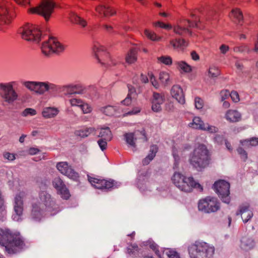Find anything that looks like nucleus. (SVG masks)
Masks as SVG:
<instances>
[{"mask_svg":"<svg viewBox=\"0 0 258 258\" xmlns=\"http://www.w3.org/2000/svg\"><path fill=\"white\" fill-rule=\"evenodd\" d=\"M70 102L72 106L80 107L83 104V101L79 98H72L70 99Z\"/></svg>","mask_w":258,"mask_h":258,"instance_id":"09e8293b","label":"nucleus"},{"mask_svg":"<svg viewBox=\"0 0 258 258\" xmlns=\"http://www.w3.org/2000/svg\"><path fill=\"white\" fill-rule=\"evenodd\" d=\"M70 19L72 22L77 24L82 27L84 28L87 25V22L85 19L79 17L76 14H71L70 17Z\"/></svg>","mask_w":258,"mask_h":258,"instance_id":"bb28decb","label":"nucleus"},{"mask_svg":"<svg viewBox=\"0 0 258 258\" xmlns=\"http://www.w3.org/2000/svg\"><path fill=\"white\" fill-rule=\"evenodd\" d=\"M144 33L146 37L152 41H159L162 39L161 36L157 35L154 32L149 29H145Z\"/></svg>","mask_w":258,"mask_h":258,"instance_id":"c756f323","label":"nucleus"},{"mask_svg":"<svg viewBox=\"0 0 258 258\" xmlns=\"http://www.w3.org/2000/svg\"><path fill=\"white\" fill-rule=\"evenodd\" d=\"M229 46L225 44H222L220 47V50L221 53L225 54L229 50Z\"/></svg>","mask_w":258,"mask_h":258,"instance_id":"338daca9","label":"nucleus"},{"mask_svg":"<svg viewBox=\"0 0 258 258\" xmlns=\"http://www.w3.org/2000/svg\"><path fill=\"white\" fill-rule=\"evenodd\" d=\"M215 251L214 247L205 242H196L188 247L191 258H211Z\"/></svg>","mask_w":258,"mask_h":258,"instance_id":"7ed1b4c3","label":"nucleus"},{"mask_svg":"<svg viewBox=\"0 0 258 258\" xmlns=\"http://www.w3.org/2000/svg\"><path fill=\"white\" fill-rule=\"evenodd\" d=\"M84 113H89L92 111V107L88 103L84 102H83V104L80 107Z\"/></svg>","mask_w":258,"mask_h":258,"instance_id":"de8ad7c7","label":"nucleus"},{"mask_svg":"<svg viewBox=\"0 0 258 258\" xmlns=\"http://www.w3.org/2000/svg\"><path fill=\"white\" fill-rule=\"evenodd\" d=\"M195 107L198 109H202L204 105V100L199 97H196L195 98Z\"/></svg>","mask_w":258,"mask_h":258,"instance_id":"49530a36","label":"nucleus"},{"mask_svg":"<svg viewBox=\"0 0 258 258\" xmlns=\"http://www.w3.org/2000/svg\"><path fill=\"white\" fill-rule=\"evenodd\" d=\"M14 212L15 214L13 216L14 220L19 221L23 215L24 210V202L23 197L20 195H17L15 198Z\"/></svg>","mask_w":258,"mask_h":258,"instance_id":"f3484780","label":"nucleus"},{"mask_svg":"<svg viewBox=\"0 0 258 258\" xmlns=\"http://www.w3.org/2000/svg\"><path fill=\"white\" fill-rule=\"evenodd\" d=\"M230 97L234 102L237 103L240 101L239 95L238 92L235 91H232L231 92Z\"/></svg>","mask_w":258,"mask_h":258,"instance_id":"3c124183","label":"nucleus"},{"mask_svg":"<svg viewBox=\"0 0 258 258\" xmlns=\"http://www.w3.org/2000/svg\"><path fill=\"white\" fill-rule=\"evenodd\" d=\"M36 82H27L24 83L25 86L30 90L35 91Z\"/></svg>","mask_w":258,"mask_h":258,"instance_id":"864d4df0","label":"nucleus"},{"mask_svg":"<svg viewBox=\"0 0 258 258\" xmlns=\"http://www.w3.org/2000/svg\"><path fill=\"white\" fill-rule=\"evenodd\" d=\"M197 26L198 24L196 20L190 22L189 20L183 19L179 21L177 24L173 27V31L177 34L183 35L189 32L188 28L189 27Z\"/></svg>","mask_w":258,"mask_h":258,"instance_id":"4468645a","label":"nucleus"},{"mask_svg":"<svg viewBox=\"0 0 258 258\" xmlns=\"http://www.w3.org/2000/svg\"><path fill=\"white\" fill-rule=\"evenodd\" d=\"M94 49L98 61L105 67L108 68L117 63V60L110 56L103 46L95 45Z\"/></svg>","mask_w":258,"mask_h":258,"instance_id":"1a4fd4ad","label":"nucleus"},{"mask_svg":"<svg viewBox=\"0 0 258 258\" xmlns=\"http://www.w3.org/2000/svg\"><path fill=\"white\" fill-rule=\"evenodd\" d=\"M140 111H141L140 107H138V106H135V107H133L131 110L125 112V115H134V114H136L140 112Z\"/></svg>","mask_w":258,"mask_h":258,"instance_id":"13d9d810","label":"nucleus"},{"mask_svg":"<svg viewBox=\"0 0 258 258\" xmlns=\"http://www.w3.org/2000/svg\"><path fill=\"white\" fill-rule=\"evenodd\" d=\"M158 148L156 145H152L150 147L149 154L142 160L143 165H147L156 156Z\"/></svg>","mask_w":258,"mask_h":258,"instance_id":"b1692460","label":"nucleus"},{"mask_svg":"<svg viewBox=\"0 0 258 258\" xmlns=\"http://www.w3.org/2000/svg\"><path fill=\"white\" fill-rule=\"evenodd\" d=\"M3 155L5 158L9 161H13L15 159V155L14 154L7 152H5Z\"/></svg>","mask_w":258,"mask_h":258,"instance_id":"bf43d9fd","label":"nucleus"},{"mask_svg":"<svg viewBox=\"0 0 258 258\" xmlns=\"http://www.w3.org/2000/svg\"><path fill=\"white\" fill-rule=\"evenodd\" d=\"M102 27L104 30L107 32L110 33L113 32V28L112 26L109 25H104Z\"/></svg>","mask_w":258,"mask_h":258,"instance_id":"69168bd1","label":"nucleus"},{"mask_svg":"<svg viewBox=\"0 0 258 258\" xmlns=\"http://www.w3.org/2000/svg\"><path fill=\"white\" fill-rule=\"evenodd\" d=\"M125 140L128 144L132 147H136V138L135 137V134L133 133H127L124 134Z\"/></svg>","mask_w":258,"mask_h":258,"instance_id":"473e14b6","label":"nucleus"},{"mask_svg":"<svg viewBox=\"0 0 258 258\" xmlns=\"http://www.w3.org/2000/svg\"><path fill=\"white\" fill-rule=\"evenodd\" d=\"M58 111L54 108L48 107L45 108L42 112L43 116L46 118L53 117L57 114Z\"/></svg>","mask_w":258,"mask_h":258,"instance_id":"7c9ffc66","label":"nucleus"},{"mask_svg":"<svg viewBox=\"0 0 258 258\" xmlns=\"http://www.w3.org/2000/svg\"><path fill=\"white\" fill-rule=\"evenodd\" d=\"M101 138L105 140H111L112 139V133L108 127L102 128L98 135Z\"/></svg>","mask_w":258,"mask_h":258,"instance_id":"c85d7f7f","label":"nucleus"},{"mask_svg":"<svg viewBox=\"0 0 258 258\" xmlns=\"http://www.w3.org/2000/svg\"><path fill=\"white\" fill-rule=\"evenodd\" d=\"M56 168L62 174L73 180H77L79 177V174L67 162L61 161L57 163Z\"/></svg>","mask_w":258,"mask_h":258,"instance_id":"ddd939ff","label":"nucleus"},{"mask_svg":"<svg viewBox=\"0 0 258 258\" xmlns=\"http://www.w3.org/2000/svg\"><path fill=\"white\" fill-rule=\"evenodd\" d=\"M40 214V209L36 204H34L32 205V209L31 211V215L34 218H36Z\"/></svg>","mask_w":258,"mask_h":258,"instance_id":"a18cd8bd","label":"nucleus"},{"mask_svg":"<svg viewBox=\"0 0 258 258\" xmlns=\"http://www.w3.org/2000/svg\"><path fill=\"white\" fill-rule=\"evenodd\" d=\"M28 154L31 155H34L40 152V150L37 148L31 147L28 150Z\"/></svg>","mask_w":258,"mask_h":258,"instance_id":"052dcab7","label":"nucleus"},{"mask_svg":"<svg viewBox=\"0 0 258 258\" xmlns=\"http://www.w3.org/2000/svg\"><path fill=\"white\" fill-rule=\"evenodd\" d=\"M229 16L231 20L237 25L241 26L244 23L243 12L239 8H233L229 13Z\"/></svg>","mask_w":258,"mask_h":258,"instance_id":"a211bd4d","label":"nucleus"},{"mask_svg":"<svg viewBox=\"0 0 258 258\" xmlns=\"http://www.w3.org/2000/svg\"><path fill=\"white\" fill-rule=\"evenodd\" d=\"M247 142L249 143V144L250 145L252 146H255L258 145V138H252L248 140Z\"/></svg>","mask_w":258,"mask_h":258,"instance_id":"e2e57ef3","label":"nucleus"},{"mask_svg":"<svg viewBox=\"0 0 258 258\" xmlns=\"http://www.w3.org/2000/svg\"><path fill=\"white\" fill-rule=\"evenodd\" d=\"M211 160V153L207 147L199 144L191 153L189 161L195 168L202 170L209 166Z\"/></svg>","mask_w":258,"mask_h":258,"instance_id":"f03ea898","label":"nucleus"},{"mask_svg":"<svg viewBox=\"0 0 258 258\" xmlns=\"http://www.w3.org/2000/svg\"><path fill=\"white\" fill-rule=\"evenodd\" d=\"M231 92L228 90H222L220 92L221 100L224 101L230 96Z\"/></svg>","mask_w":258,"mask_h":258,"instance_id":"8fccbe9b","label":"nucleus"},{"mask_svg":"<svg viewBox=\"0 0 258 258\" xmlns=\"http://www.w3.org/2000/svg\"><path fill=\"white\" fill-rule=\"evenodd\" d=\"M16 17L11 3L4 1L0 3V30L5 29Z\"/></svg>","mask_w":258,"mask_h":258,"instance_id":"20e7f679","label":"nucleus"},{"mask_svg":"<svg viewBox=\"0 0 258 258\" xmlns=\"http://www.w3.org/2000/svg\"><path fill=\"white\" fill-rule=\"evenodd\" d=\"M97 15L100 17H109L116 14V10L114 8L100 4L97 6L95 9Z\"/></svg>","mask_w":258,"mask_h":258,"instance_id":"6ab92c4d","label":"nucleus"},{"mask_svg":"<svg viewBox=\"0 0 258 258\" xmlns=\"http://www.w3.org/2000/svg\"><path fill=\"white\" fill-rule=\"evenodd\" d=\"M169 258H180L178 253L175 251H170Z\"/></svg>","mask_w":258,"mask_h":258,"instance_id":"774afa93","label":"nucleus"},{"mask_svg":"<svg viewBox=\"0 0 258 258\" xmlns=\"http://www.w3.org/2000/svg\"><path fill=\"white\" fill-rule=\"evenodd\" d=\"M13 82L0 84L1 94L5 100L12 102L17 99L18 95L13 87Z\"/></svg>","mask_w":258,"mask_h":258,"instance_id":"f8f14e48","label":"nucleus"},{"mask_svg":"<svg viewBox=\"0 0 258 258\" xmlns=\"http://www.w3.org/2000/svg\"><path fill=\"white\" fill-rule=\"evenodd\" d=\"M189 126L196 130L208 131L210 133L217 132V128L215 126L205 123L202 119L198 116L194 117L192 122L189 124Z\"/></svg>","mask_w":258,"mask_h":258,"instance_id":"dca6fc26","label":"nucleus"},{"mask_svg":"<svg viewBox=\"0 0 258 258\" xmlns=\"http://www.w3.org/2000/svg\"><path fill=\"white\" fill-rule=\"evenodd\" d=\"M66 92L69 94H80L83 91V88L79 85H69L64 87Z\"/></svg>","mask_w":258,"mask_h":258,"instance_id":"cd10ccee","label":"nucleus"},{"mask_svg":"<svg viewBox=\"0 0 258 258\" xmlns=\"http://www.w3.org/2000/svg\"><path fill=\"white\" fill-rule=\"evenodd\" d=\"M48 85L45 83L37 82L35 92L42 94L48 90Z\"/></svg>","mask_w":258,"mask_h":258,"instance_id":"72a5a7b5","label":"nucleus"},{"mask_svg":"<svg viewBox=\"0 0 258 258\" xmlns=\"http://www.w3.org/2000/svg\"><path fill=\"white\" fill-rule=\"evenodd\" d=\"M55 6L53 0H42L39 6L31 8L28 11L31 14L41 15L46 21H48L54 11Z\"/></svg>","mask_w":258,"mask_h":258,"instance_id":"0eeeda50","label":"nucleus"},{"mask_svg":"<svg viewBox=\"0 0 258 258\" xmlns=\"http://www.w3.org/2000/svg\"><path fill=\"white\" fill-rule=\"evenodd\" d=\"M214 187L221 200L226 203H229L230 201L229 183L225 180H221L216 182L214 184Z\"/></svg>","mask_w":258,"mask_h":258,"instance_id":"9b49d317","label":"nucleus"},{"mask_svg":"<svg viewBox=\"0 0 258 258\" xmlns=\"http://www.w3.org/2000/svg\"><path fill=\"white\" fill-rule=\"evenodd\" d=\"M225 118L227 121L231 123H235L241 120V113L237 110L229 109L225 115Z\"/></svg>","mask_w":258,"mask_h":258,"instance_id":"aec40b11","label":"nucleus"},{"mask_svg":"<svg viewBox=\"0 0 258 258\" xmlns=\"http://www.w3.org/2000/svg\"><path fill=\"white\" fill-rule=\"evenodd\" d=\"M116 108L113 106H107L103 108V113L108 116H113L115 115L116 112Z\"/></svg>","mask_w":258,"mask_h":258,"instance_id":"ea45409f","label":"nucleus"},{"mask_svg":"<svg viewBox=\"0 0 258 258\" xmlns=\"http://www.w3.org/2000/svg\"><path fill=\"white\" fill-rule=\"evenodd\" d=\"M171 94L179 103L182 104L185 102V98L182 89L179 85H174L171 90Z\"/></svg>","mask_w":258,"mask_h":258,"instance_id":"412c9836","label":"nucleus"},{"mask_svg":"<svg viewBox=\"0 0 258 258\" xmlns=\"http://www.w3.org/2000/svg\"><path fill=\"white\" fill-rule=\"evenodd\" d=\"M155 27H158L166 30H170L172 28L171 25L169 24H165L162 22L157 21L154 23Z\"/></svg>","mask_w":258,"mask_h":258,"instance_id":"c03bdc74","label":"nucleus"},{"mask_svg":"<svg viewBox=\"0 0 258 258\" xmlns=\"http://www.w3.org/2000/svg\"><path fill=\"white\" fill-rule=\"evenodd\" d=\"M177 69L185 73H189L191 72L192 69L190 66L186 63L185 61H180L176 62Z\"/></svg>","mask_w":258,"mask_h":258,"instance_id":"2f4dec72","label":"nucleus"},{"mask_svg":"<svg viewBox=\"0 0 258 258\" xmlns=\"http://www.w3.org/2000/svg\"><path fill=\"white\" fill-rule=\"evenodd\" d=\"M132 102V97L130 94H128L126 97L121 101V103L125 106L131 105Z\"/></svg>","mask_w":258,"mask_h":258,"instance_id":"6e6d98bb","label":"nucleus"},{"mask_svg":"<svg viewBox=\"0 0 258 258\" xmlns=\"http://www.w3.org/2000/svg\"><path fill=\"white\" fill-rule=\"evenodd\" d=\"M36 111L35 110L32 108H26L23 112V116H27L28 115H33L36 114Z\"/></svg>","mask_w":258,"mask_h":258,"instance_id":"4d7b16f0","label":"nucleus"},{"mask_svg":"<svg viewBox=\"0 0 258 258\" xmlns=\"http://www.w3.org/2000/svg\"><path fill=\"white\" fill-rule=\"evenodd\" d=\"M109 140H104L103 138H101L99 139L98 141V145H99L100 148L102 149V150H105L107 147V141H108Z\"/></svg>","mask_w":258,"mask_h":258,"instance_id":"5fc2aeb1","label":"nucleus"},{"mask_svg":"<svg viewBox=\"0 0 258 258\" xmlns=\"http://www.w3.org/2000/svg\"><path fill=\"white\" fill-rule=\"evenodd\" d=\"M188 45V42L183 39H173L170 40L169 46L174 49L184 50Z\"/></svg>","mask_w":258,"mask_h":258,"instance_id":"4be33fe9","label":"nucleus"},{"mask_svg":"<svg viewBox=\"0 0 258 258\" xmlns=\"http://www.w3.org/2000/svg\"><path fill=\"white\" fill-rule=\"evenodd\" d=\"M41 200L45 205H48L51 202V196L45 191H41L39 194Z\"/></svg>","mask_w":258,"mask_h":258,"instance_id":"4c0bfd02","label":"nucleus"},{"mask_svg":"<svg viewBox=\"0 0 258 258\" xmlns=\"http://www.w3.org/2000/svg\"><path fill=\"white\" fill-rule=\"evenodd\" d=\"M163 103H159L153 101L152 102V109L155 112H159L161 110V105Z\"/></svg>","mask_w":258,"mask_h":258,"instance_id":"603ef678","label":"nucleus"},{"mask_svg":"<svg viewBox=\"0 0 258 258\" xmlns=\"http://www.w3.org/2000/svg\"><path fill=\"white\" fill-rule=\"evenodd\" d=\"M125 61L128 64H132L138 59V51L135 48L131 49L126 53L125 57Z\"/></svg>","mask_w":258,"mask_h":258,"instance_id":"a878e982","label":"nucleus"},{"mask_svg":"<svg viewBox=\"0 0 258 258\" xmlns=\"http://www.w3.org/2000/svg\"><path fill=\"white\" fill-rule=\"evenodd\" d=\"M88 180L92 186L96 188L101 189H109L113 186L114 183L111 180L96 178L89 176Z\"/></svg>","mask_w":258,"mask_h":258,"instance_id":"2eb2a0df","label":"nucleus"},{"mask_svg":"<svg viewBox=\"0 0 258 258\" xmlns=\"http://www.w3.org/2000/svg\"><path fill=\"white\" fill-rule=\"evenodd\" d=\"M240 214L244 222H247L251 219L253 214L248 205H243L240 208Z\"/></svg>","mask_w":258,"mask_h":258,"instance_id":"5701e85b","label":"nucleus"},{"mask_svg":"<svg viewBox=\"0 0 258 258\" xmlns=\"http://www.w3.org/2000/svg\"><path fill=\"white\" fill-rule=\"evenodd\" d=\"M16 3L19 5L26 6L30 4V0H15Z\"/></svg>","mask_w":258,"mask_h":258,"instance_id":"680f3d73","label":"nucleus"},{"mask_svg":"<svg viewBox=\"0 0 258 258\" xmlns=\"http://www.w3.org/2000/svg\"><path fill=\"white\" fill-rule=\"evenodd\" d=\"M254 246V242L251 238L244 236L241 240L240 247L245 250L251 249Z\"/></svg>","mask_w":258,"mask_h":258,"instance_id":"393cba45","label":"nucleus"},{"mask_svg":"<svg viewBox=\"0 0 258 258\" xmlns=\"http://www.w3.org/2000/svg\"><path fill=\"white\" fill-rule=\"evenodd\" d=\"M19 33L27 41L39 42L42 37L41 32L37 26L27 23L20 28Z\"/></svg>","mask_w":258,"mask_h":258,"instance_id":"39448f33","label":"nucleus"},{"mask_svg":"<svg viewBox=\"0 0 258 258\" xmlns=\"http://www.w3.org/2000/svg\"><path fill=\"white\" fill-rule=\"evenodd\" d=\"M208 76L211 78H214L218 77L220 75V69L214 66L210 67L208 71Z\"/></svg>","mask_w":258,"mask_h":258,"instance_id":"f704fd0d","label":"nucleus"},{"mask_svg":"<svg viewBox=\"0 0 258 258\" xmlns=\"http://www.w3.org/2000/svg\"><path fill=\"white\" fill-rule=\"evenodd\" d=\"M157 62L166 65H171L172 63V60L169 56H161L157 57Z\"/></svg>","mask_w":258,"mask_h":258,"instance_id":"58836bf2","label":"nucleus"},{"mask_svg":"<svg viewBox=\"0 0 258 258\" xmlns=\"http://www.w3.org/2000/svg\"><path fill=\"white\" fill-rule=\"evenodd\" d=\"M146 245L148 247H149L150 249H152L155 252V253L157 255H159L160 251L158 250V246L154 241H151V240H149V241L146 242Z\"/></svg>","mask_w":258,"mask_h":258,"instance_id":"79ce46f5","label":"nucleus"},{"mask_svg":"<svg viewBox=\"0 0 258 258\" xmlns=\"http://www.w3.org/2000/svg\"><path fill=\"white\" fill-rule=\"evenodd\" d=\"M159 79L164 86L168 85L171 82L169 74L166 72H160Z\"/></svg>","mask_w":258,"mask_h":258,"instance_id":"c9c22d12","label":"nucleus"},{"mask_svg":"<svg viewBox=\"0 0 258 258\" xmlns=\"http://www.w3.org/2000/svg\"><path fill=\"white\" fill-rule=\"evenodd\" d=\"M52 185L57 191L66 185L62 179L59 176L54 178L52 181Z\"/></svg>","mask_w":258,"mask_h":258,"instance_id":"e433bc0d","label":"nucleus"},{"mask_svg":"<svg viewBox=\"0 0 258 258\" xmlns=\"http://www.w3.org/2000/svg\"><path fill=\"white\" fill-rule=\"evenodd\" d=\"M57 193L61 196V197L65 200H68L70 198L71 195L69 189L66 187V185L63 186L61 189L57 191Z\"/></svg>","mask_w":258,"mask_h":258,"instance_id":"a19ab883","label":"nucleus"},{"mask_svg":"<svg viewBox=\"0 0 258 258\" xmlns=\"http://www.w3.org/2000/svg\"><path fill=\"white\" fill-rule=\"evenodd\" d=\"M194 184L192 185V190L194 188H196L198 189L200 191H202L203 190V186L200 183L196 182L194 179Z\"/></svg>","mask_w":258,"mask_h":258,"instance_id":"0e129e2a","label":"nucleus"},{"mask_svg":"<svg viewBox=\"0 0 258 258\" xmlns=\"http://www.w3.org/2000/svg\"><path fill=\"white\" fill-rule=\"evenodd\" d=\"M220 203L215 197L208 196L200 200L198 203L199 211L206 213L217 212L220 209Z\"/></svg>","mask_w":258,"mask_h":258,"instance_id":"6e6552de","label":"nucleus"},{"mask_svg":"<svg viewBox=\"0 0 258 258\" xmlns=\"http://www.w3.org/2000/svg\"><path fill=\"white\" fill-rule=\"evenodd\" d=\"M172 183L180 190L190 192L192 191V185L194 184V178L186 176L179 172H175L171 177Z\"/></svg>","mask_w":258,"mask_h":258,"instance_id":"423d86ee","label":"nucleus"},{"mask_svg":"<svg viewBox=\"0 0 258 258\" xmlns=\"http://www.w3.org/2000/svg\"><path fill=\"white\" fill-rule=\"evenodd\" d=\"M0 245L4 246L7 252L15 253L22 249L24 241L18 235L8 229H0Z\"/></svg>","mask_w":258,"mask_h":258,"instance_id":"f257e3e1","label":"nucleus"},{"mask_svg":"<svg viewBox=\"0 0 258 258\" xmlns=\"http://www.w3.org/2000/svg\"><path fill=\"white\" fill-rule=\"evenodd\" d=\"M153 101L163 103L165 100V96L163 93L154 92L153 95Z\"/></svg>","mask_w":258,"mask_h":258,"instance_id":"37998d69","label":"nucleus"},{"mask_svg":"<svg viewBox=\"0 0 258 258\" xmlns=\"http://www.w3.org/2000/svg\"><path fill=\"white\" fill-rule=\"evenodd\" d=\"M41 49L42 53L47 56L53 52H62L64 49V46L56 38L50 37L47 41L42 43Z\"/></svg>","mask_w":258,"mask_h":258,"instance_id":"9d476101","label":"nucleus"}]
</instances>
